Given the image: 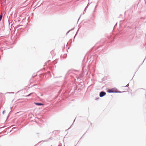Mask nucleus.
<instances>
[{
	"instance_id": "39448f33",
	"label": "nucleus",
	"mask_w": 146,
	"mask_h": 146,
	"mask_svg": "<svg viewBox=\"0 0 146 146\" xmlns=\"http://www.w3.org/2000/svg\"><path fill=\"white\" fill-rule=\"evenodd\" d=\"M32 93H31L30 94H29V95H28V96H30L31 94Z\"/></svg>"
},
{
	"instance_id": "20e7f679",
	"label": "nucleus",
	"mask_w": 146,
	"mask_h": 146,
	"mask_svg": "<svg viewBox=\"0 0 146 146\" xmlns=\"http://www.w3.org/2000/svg\"><path fill=\"white\" fill-rule=\"evenodd\" d=\"M2 13L0 15V21L1 20V19L2 18Z\"/></svg>"
},
{
	"instance_id": "423d86ee",
	"label": "nucleus",
	"mask_w": 146,
	"mask_h": 146,
	"mask_svg": "<svg viewBox=\"0 0 146 146\" xmlns=\"http://www.w3.org/2000/svg\"><path fill=\"white\" fill-rule=\"evenodd\" d=\"M4 112V111H3V113Z\"/></svg>"
},
{
	"instance_id": "f257e3e1",
	"label": "nucleus",
	"mask_w": 146,
	"mask_h": 146,
	"mask_svg": "<svg viewBox=\"0 0 146 146\" xmlns=\"http://www.w3.org/2000/svg\"><path fill=\"white\" fill-rule=\"evenodd\" d=\"M107 92L109 93H115L118 92L117 90L114 88L109 89L108 90Z\"/></svg>"
},
{
	"instance_id": "f03ea898",
	"label": "nucleus",
	"mask_w": 146,
	"mask_h": 146,
	"mask_svg": "<svg viewBox=\"0 0 146 146\" xmlns=\"http://www.w3.org/2000/svg\"><path fill=\"white\" fill-rule=\"evenodd\" d=\"M106 94V93L103 92H101L100 94V97H102L104 96Z\"/></svg>"
},
{
	"instance_id": "7ed1b4c3",
	"label": "nucleus",
	"mask_w": 146,
	"mask_h": 146,
	"mask_svg": "<svg viewBox=\"0 0 146 146\" xmlns=\"http://www.w3.org/2000/svg\"><path fill=\"white\" fill-rule=\"evenodd\" d=\"M35 104L37 106L43 105V104L42 103H35Z\"/></svg>"
}]
</instances>
